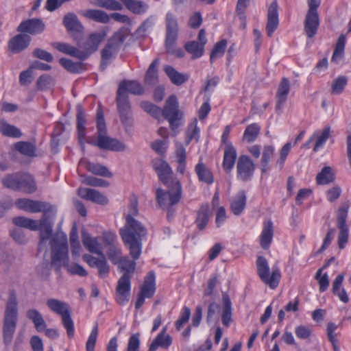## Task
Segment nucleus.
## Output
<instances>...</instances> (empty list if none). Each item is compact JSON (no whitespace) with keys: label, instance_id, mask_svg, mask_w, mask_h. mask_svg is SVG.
<instances>
[{"label":"nucleus","instance_id":"29","mask_svg":"<svg viewBox=\"0 0 351 351\" xmlns=\"http://www.w3.org/2000/svg\"><path fill=\"white\" fill-rule=\"evenodd\" d=\"M37 189V186L34 178L28 173H20L19 181V191L25 193H33Z\"/></svg>","mask_w":351,"mask_h":351},{"label":"nucleus","instance_id":"35","mask_svg":"<svg viewBox=\"0 0 351 351\" xmlns=\"http://www.w3.org/2000/svg\"><path fill=\"white\" fill-rule=\"evenodd\" d=\"M195 171L200 182H203L208 184H212L214 182V178L212 172L202 160H199L196 165Z\"/></svg>","mask_w":351,"mask_h":351},{"label":"nucleus","instance_id":"16","mask_svg":"<svg viewBox=\"0 0 351 351\" xmlns=\"http://www.w3.org/2000/svg\"><path fill=\"white\" fill-rule=\"evenodd\" d=\"M106 37V32L105 31L96 32L89 34L83 44V49L85 51L84 54L89 57L95 53Z\"/></svg>","mask_w":351,"mask_h":351},{"label":"nucleus","instance_id":"34","mask_svg":"<svg viewBox=\"0 0 351 351\" xmlns=\"http://www.w3.org/2000/svg\"><path fill=\"white\" fill-rule=\"evenodd\" d=\"M85 115L81 106H77V127L78 132L79 143L81 145L82 149L84 151L85 148L84 138L86 137L85 132Z\"/></svg>","mask_w":351,"mask_h":351},{"label":"nucleus","instance_id":"57","mask_svg":"<svg viewBox=\"0 0 351 351\" xmlns=\"http://www.w3.org/2000/svg\"><path fill=\"white\" fill-rule=\"evenodd\" d=\"M82 182L87 185L93 186L107 187L109 183L101 178H97L92 176H84L82 178Z\"/></svg>","mask_w":351,"mask_h":351},{"label":"nucleus","instance_id":"21","mask_svg":"<svg viewBox=\"0 0 351 351\" xmlns=\"http://www.w3.org/2000/svg\"><path fill=\"white\" fill-rule=\"evenodd\" d=\"M237 168L238 177L245 181L252 176L254 167L253 162L248 156H241L239 158Z\"/></svg>","mask_w":351,"mask_h":351},{"label":"nucleus","instance_id":"11","mask_svg":"<svg viewBox=\"0 0 351 351\" xmlns=\"http://www.w3.org/2000/svg\"><path fill=\"white\" fill-rule=\"evenodd\" d=\"M131 293V276L123 274L118 280L116 287L115 300L122 306L125 305L130 300Z\"/></svg>","mask_w":351,"mask_h":351},{"label":"nucleus","instance_id":"56","mask_svg":"<svg viewBox=\"0 0 351 351\" xmlns=\"http://www.w3.org/2000/svg\"><path fill=\"white\" fill-rule=\"evenodd\" d=\"M191 316V310L187 306H184L179 319L176 322L175 326L178 330H180L184 324L189 320Z\"/></svg>","mask_w":351,"mask_h":351},{"label":"nucleus","instance_id":"19","mask_svg":"<svg viewBox=\"0 0 351 351\" xmlns=\"http://www.w3.org/2000/svg\"><path fill=\"white\" fill-rule=\"evenodd\" d=\"M77 195L81 198L102 206L106 205L108 203V199L104 194L93 189L79 188L77 189Z\"/></svg>","mask_w":351,"mask_h":351},{"label":"nucleus","instance_id":"25","mask_svg":"<svg viewBox=\"0 0 351 351\" xmlns=\"http://www.w3.org/2000/svg\"><path fill=\"white\" fill-rule=\"evenodd\" d=\"M82 236L83 245L88 251L97 255L104 254L99 237H92L86 232H83Z\"/></svg>","mask_w":351,"mask_h":351},{"label":"nucleus","instance_id":"5","mask_svg":"<svg viewBox=\"0 0 351 351\" xmlns=\"http://www.w3.org/2000/svg\"><path fill=\"white\" fill-rule=\"evenodd\" d=\"M167 192L161 189L156 191V197L158 204L161 208L167 210L168 217L172 215L171 207L178 204L182 197V185L178 179L171 181V185Z\"/></svg>","mask_w":351,"mask_h":351},{"label":"nucleus","instance_id":"9","mask_svg":"<svg viewBox=\"0 0 351 351\" xmlns=\"http://www.w3.org/2000/svg\"><path fill=\"white\" fill-rule=\"evenodd\" d=\"M348 209V203H344L339 207L338 210L337 227L339 229V233L338 236V245L341 249L345 247L346 244L348 240V227L346 224Z\"/></svg>","mask_w":351,"mask_h":351},{"label":"nucleus","instance_id":"60","mask_svg":"<svg viewBox=\"0 0 351 351\" xmlns=\"http://www.w3.org/2000/svg\"><path fill=\"white\" fill-rule=\"evenodd\" d=\"M322 268L319 269L315 275V278L318 280L319 285V291L324 292L327 290L329 286L328 276L326 273L322 276Z\"/></svg>","mask_w":351,"mask_h":351},{"label":"nucleus","instance_id":"15","mask_svg":"<svg viewBox=\"0 0 351 351\" xmlns=\"http://www.w3.org/2000/svg\"><path fill=\"white\" fill-rule=\"evenodd\" d=\"M153 167L158 176L160 180L167 186L170 187L171 181L177 179L173 176V171L169 164L161 159L156 160L153 162Z\"/></svg>","mask_w":351,"mask_h":351},{"label":"nucleus","instance_id":"32","mask_svg":"<svg viewBox=\"0 0 351 351\" xmlns=\"http://www.w3.org/2000/svg\"><path fill=\"white\" fill-rule=\"evenodd\" d=\"M46 304L53 313L62 317V324L66 328V303L51 298L47 300Z\"/></svg>","mask_w":351,"mask_h":351},{"label":"nucleus","instance_id":"52","mask_svg":"<svg viewBox=\"0 0 351 351\" xmlns=\"http://www.w3.org/2000/svg\"><path fill=\"white\" fill-rule=\"evenodd\" d=\"M159 64V60H154L149 65L145 75V81L149 84H154L157 80V66Z\"/></svg>","mask_w":351,"mask_h":351},{"label":"nucleus","instance_id":"64","mask_svg":"<svg viewBox=\"0 0 351 351\" xmlns=\"http://www.w3.org/2000/svg\"><path fill=\"white\" fill-rule=\"evenodd\" d=\"M32 55L34 57L47 62H51L53 60V55L51 53L40 48H36L33 51Z\"/></svg>","mask_w":351,"mask_h":351},{"label":"nucleus","instance_id":"36","mask_svg":"<svg viewBox=\"0 0 351 351\" xmlns=\"http://www.w3.org/2000/svg\"><path fill=\"white\" fill-rule=\"evenodd\" d=\"M26 317L33 322L35 328L38 332H41L46 328V323L41 313L38 310L35 308L27 310L26 312Z\"/></svg>","mask_w":351,"mask_h":351},{"label":"nucleus","instance_id":"40","mask_svg":"<svg viewBox=\"0 0 351 351\" xmlns=\"http://www.w3.org/2000/svg\"><path fill=\"white\" fill-rule=\"evenodd\" d=\"M123 86L122 93H131L134 95H141L143 92V88L136 81H123L120 83L119 88Z\"/></svg>","mask_w":351,"mask_h":351},{"label":"nucleus","instance_id":"20","mask_svg":"<svg viewBox=\"0 0 351 351\" xmlns=\"http://www.w3.org/2000/svg\"><path fill=\"white\" fill-rule=\"evenodd\" d=\"M67 32L75 40L82 38L84 34V27L74 13H67Z\"/></svg>","mask_w":351,"mask_h":351},{"label":"nucleus","instance_id":"53","mask_svg":"<svg viewBox=\"0 0 351 351\" xmlns=\"http://www.w3.org/2000/svg\"><path fill=\"white\" fill-rule=\"evenodd\" d=\"M118 267L130 276L135 270L136 263L134 261H131L128 257L123 256L121 261L117 265Z\"/></svg>","mask_w":351,"mask_h":351},{"label":"nucleus","instance_id":"23","mask_svg":"<svg viewBox=\"0 0 351 351\" xmlns=\"http://www.w3.org/2000/svg\"><path fill=\"white\" fill-rule=\"evenodd\" d=\"M166 29L165 42L170 45L172 42L176 41L178 31L177 19L172 13H167L166 15Z\"/></svg>","mask_w":351,"mask_h":351},{"label":"nucleus","instance_id":"48","mask_svg":"<svg viewBox=\"0 0 351 351\" xmlns=\"http://www.w3.org/2000/svg\"><path fill=\"white\" fill-rule=\"evenodd\" d=\"M260 130V127L256 123L248 125L244 132L243 141L246 143L254 141L259 134Z\"/></svg>","mask_w":351,"mask_h":351},{"label":"nucleus","instance_id":"42","mask_svg":"<svg viewBox=\"0 0 351 351\" xmlns=\"http://www.w3.org/2000/svg\"><path fill=\"white\" fill-rule=\"evenodd\" d=\"M15 149L23 155L29 157L36 156V145L32 143L26 141H19L15 143Z\"/></svg>","mask_w":351,"mask_h":351},{"label":"nucleus","instance_id":"47","mask_svg":"<svg viewBox=\"0 0 351 351\" xmlns=\"http://www.w3.org/2000/svg\"><path fill=\"white\" fill-rule=\"evenodd\" d=\"M200 130L197 127V119H194L186 130V144L189 145L192 140L198 141Z\"/></svg>","mask_w":351,"mask_h":351},{"label":"nucleus","instance_id":"61","mask_svg":"<svg viewBox=\"0 0 351 351\" xmlns=\"http://www.w3.org/2000/svg\"><path fill=\"white\" fill-rule=\"evenodd\" d=\"M98 335V326L96 324L93 328L91 332L86 343V351H94Z\"/></svg>","mask_w":351,"mask_h":351},{"label":"nucleus","instance_id":"17","mask_svg":"<svg viewBox=\"0 0 351 351\" xmlns=\"http://www.w3.org/2000/svg\"><path fill=\"white\" fill-rule=\"evenodd\" d=\"M45 25L38 19H27L22 21L17 27V31L32 35L40 34L44 32Z\"/></svg>","mask_w":351,"mask_h":351},{"label":"nucleus","instance_id":"37","mask_svg":"<svg viewBox=\"0 0 351 351\" xmlns=\"http://www.w3.org/2000/svg\"><path fill=\"white\" fill-rule=\"evenodd\" d=\"M246 204V196L243 191H240L233 198L230 204V209L234 215H239Z\"/></svg>","mask_w":351,"mask_h":351},{"label":"nucleus","instance_id":"2","mask_svg":"<svg viewBox=\"0 0 351 351\" xmlns=\"http://www.w3.org/2000/svg\"><path fill=\"white\" fill-rule=\"evenodd\" d=\"M147 234L146 228L130 215L126 216V223L120 230V235L125 245L130 249V255L138 259L141 253L142 239Z\"/></svg>","mask_w":351,"mask_h":351},{"label":"nucleus","instance_id":"33","mask_svg":"<svg viewBox=\"0 0 351 351\" xmlns=\"http://www.w3.org/2000/svg\"><path fill=\"white\" fill-rule=\"evenodd\" d=\"M237 158V151L232 144H228L224 148L223 167L229 172L233 168Z\"/></svg>","mask_w":351,"mask_h":351},{"label":"nucleus","instance_id":"50","mask_svg":"<svg viewBox=\"0 0 351 351\" xmlns=\"http://www.w3.org/2000/svg\"><path fill=\"white\" fill-rule=\"evenodd\" d=\"M19 180L20 173L10 174L2 179V183L5 187L19 191Z\"/></svg>","mask_w":351,"mask_h":351},{"label":"nucleus","instance_id":"38","mask_svg":"<svg viewBox=\"0 0 351 351\" xmlns=\"http://www.w3.org/2000/svg\"><path fill=\"white\" fill-rule=\"evenodd\" d=\"M124 3L125 7L136 14H143L147 12L149 9V5L141 1L136 0H121Z\"/></svg>","mask_w":351,"mask_h":351},{"label":"nucleus","instance_id":"30","mask_svg":"<svg viewBox=\"0 0 351 351\" xmlns=\"http://www.w3.org/2000/svg\"><path fill=\"white\" fill-rule=\"evenodd\" d=\"M319 26L317 12H307L304 23V29L306 35L312 38L316 34Z\"/></svg>","mask_w":351,"mask_h":351},{"label":"nucleus","instance_id":"14","mask_svg":"<svg viewBox=\"0 0 351 351\" xmlns=\"http://www.w3.org/2000/svg\"><path fill=\"white\" fill-rule=\"evenodd\" d=\"M207 43L206 32L204 29L199 30L198 34V41H189L184 45L185 50L192 56V58H200L204 51V45Z\"/></svg>","mask_w":351,"mask_h":351},{"label":"nucleus","instance_id":"46","mask_svg":"<svg viewBox=\"0 0 351 351\" xmlns=\"http://www.w3.org/2000/svg\"><path fill=\"white\" fill-rule=\"evenodd\" d=\"M330 134V128L325 127L322 131H317L314 134L315 138H317L316 143L313 150L317 152L319 148L322 147Z\"/></svg>","mask_w":351,"mask_h":351},{"label":"nucleus","instance_id":"31","mask_svg":"<svg viewBox=\"0 0 351 351\" xmlns=\"http://www.w3.org/2000/svg\"><path fill=\"white\" fill-rule=\"evenodd\" d=\"M289 88V81L287 78H283L278 86L276 94V110H280L286 101Z\"/></svg>","mask_w":351,"mask_h":351},{"label":"nucleus","instance_id":"24","mask_svg":"<svg viewBox=\"0 0 351 351\" xmlns=\"http://www.w3.org/2000/svg\"><path fill=\"white\" fill-rule=\"evenodd\" d=\"M172 343L171 337L167 334V327H163L160 333L153 340L149 346V351H156L160 347L162 348L167 349Z\"/></svg>","mask_w":351,"mask_h":351},{"label":"nucleus","instance_id":"51","mask_svg":"<svg viewBox=\"0 0 351 351\" xmlns=\"http://www.w3.org/2000/svg\"><path fill=\"white\" fill-rule=\"evenodd\" d=\"M334 180L332 169L329 167H325L317 176V182L319 184H326Z\"/></svg>","mask_w":351,"mask_h":351},{"label":"nucleus","instance_id":"27","mask_svg":"<svg viewBox=\"0 0 351 351\" xmlns=\"http://www.w3.org/2000/svg\"><path fill=\"white\" fill-rule=\"evenodd\" d=\"M79 13L90 20L100 23H107L110 19V16L101 10L88 9L81 10Z\"/></svg>","mask_w":351,"mask_h":351},{"label":"nucleus","instance_id":"39","mask_svg":"<svg viewBox=\"0 0 351 351\" xmlns=\"http://www.w3.org/2000/svg\"><path fill=\"white\" fill-rule=\"evenodd\" d=\"M164 71L170 79L171 82L177 86L184 84L188 80L187 75L178 72L171 66H165Z\"/></svg>","mask_w":351,"mask_h":351},{"label":"nucleus","instance_id":"22","mask_svg":"<svg viewBox=\"0 0 351 351\" xmlns=\"http://www.w3.org/2000/svg\"><path fill=\"white\" fill-rule=\"evenodd\" d=\"M279 23L278 8L276 1L272 2L268 8L267 23L266 26L267 34L271 36L277 29Z\"/></svg>","mask_w":351,"mask_h":351},{"label":"nucleus","instance_id":"3","mask_svg":"<svg viewBox=\"0 0 351 351\" xmlns=\"http://www.w3.org/2000/svg\"><path fill=\"white\" fill-rule=\"evenodd\" d=\"M97 141H96L93 137H88L86 140L88 143L97 146L102 149L114 152H123L127 149V145L124 143L106 135L104 113L101 108H98L97 112Z\"/></svg>","mask_w":351,"mask_h":351},{"label":"nucleus","instance_id":"18","mask_svg":"<svg viewBox=\"0 0 351 351\" xmlns=\"http://www.w3.org/2000/svg\"><path fill=\"white\" fill-rule=\"evenodd\" d=\"M123 86L117 90V107L120 113L122 122L125 124L130 123V105L128 101V97L126 94L122 93Z\"/></svg>","mask_w":351,"mask_h":351},{"label":"nucleus","instance_id":"12","mask_svg":"<svg viewBox=\"0 0 351 351\" xmlns=\"http://www.w3.org/2000/svg\"><path fill=\"white\" fill-rule=\"evenodd\" d=\"M98 257H95L90 254H86L83 255V260L91 267H95L98 270L99 277L104 278L108 276L110 272V265H108L104 254H99Z\"/></svg>","mask_w":351,"mask_h":351},{"label":"nucleus","instance_id":"45","mask_svg":"<svg viewBox=\"0 0 351 351\" xmlns=\"http://www.w3.org/2000/svg\"><path fill=\"white\" fill-rule=\"evenodd\" d=\"M210 217L209 206L207 204L202 205L197 213L196 219L197 226L199 230H203L206 226Z\"/></svg>","mask_w":351,"mask_h":351},{"label":"nucleus","instance_id":"4","mask_svg":"<svg viewBox=\"0 0 351 351\" xmlns=\"http://www.w3.org/2000/svg\"><path fill=\"white\" fill-rule=\"evenodd\" d=\"M18 319V300L15 291L9 292L3 317V334L5 344H10L16 330Z\"/></svg>","mask_w":351,"mask_h":351},{"label":"nucleus","instance_id":"13","mask_svg":"<svg viewBox=\"0 0 351 351\" xmlns=\"http://www.w3.org/2000/svg\"><path fill=\"white\" fill-rule=\"evenodd\" d=\"M15 204L19 209L33 213L39 212L47 213L51 207L47 203L26 198L16 199Z\"/></svg>","mask_w":351,"mask_h":351},{"label":"nucleus","instance_id":"59","mask_svg":"<svg viewBox=\"0 0 351 351\" xmlns=\"http://www.w3.org/2000/svg\"><path fill=\"white\" fill-rule=\"evenodd\" d=\"M347 84V79L344 76L338 77L335 79L332 84V93L333 94L339 95L342 93L346 85Z\"/></svg>","mask_w":351,"mask_h":351},{"label":"nucleus","instance_id":"49","mask_svg":"<svg viewBox=\"0 0 351 351\" xmlns=\"http://www.w3.org/2000/svg\"><path fill=\"white\" fill-rule=\"evenodd\" d=\"M275 149L271 145H265L263 149L261 158V165L263 171H266L269 169V162L274 154Z\"/></svg>","mask_w":351,"mask_h":351},{"label":"nucleus","instance_id":"54","mask_svg":"<svg viewBox=\"0 0 351 351\" xmlns=\"http://www.w3.org/2000/svg\"><path fill=\"white\" fill-rule=\"evenodd\" d=\"M292 147L290 142L285 143L279 151V158L276 160V165L282 169Z\"/></svg>","mask_w":351,"mask_h":351},{"label":"nucleus","instance_id":"63","mask_svg":"<svg viewBox=\"0 0 351 351\" xmlns=\"http://www.w3.org/2000/svg\"><path fill=\"white\" fill-rule=\"evenodd\" d=\"M141 106L145 111L156 118L158 117L161 113L160 108L150 102H141Z\"/></svg>","mask_w":351,"mask_h":351},{"label":"nucleus","instance_id":"55","mask_svg":"<svg viewBox=\"0 0 351 351\" xmlns=\"http://www.w3.org/2000/svg\"><path fill=\"white\" fill-rule=\"evenodd\" d=\"M227 43L225 40H222L218 42L214 47L210 53V61L213 62L214 60L222 56L225 52Z\"/></svg>","mask_w":351,"mask_h":351},{"label":"nucleus","instance_id":"43","mask_svg":"<svg viewBox=\"0 0 351 351\" xmlns=\"http://www.w3.org/2000/svg\"><path fill=\"white\" fill-rule=\"evenodd\" d=\"M86 169L93 174L107 178L112 177V173L104 166L90 162L84 163Z\"/></svg>","mask_w":351,"mask_h":351},{"label":"nucleus","instance_id":"58","mask_svg":"<svg viewBox=\"0 0 351 351\" xmlns=\"http://www.w3.org/2000/svg\"><path fill=\"white\" fill-rule=\"evenodd\" d=\"M108 259L114 264L117 265L122 258L121 250L116 246H111L107 252Z\"/></svg>","mask_w":351,"mask_h":351},{"label":"nucleus","instance_id":"62","mask_svg":"<svg viewBox=\"0 0 351 351\" xmlns=\"http://www.w3.org/2000/svg\"><path fill=\"white\" fill-rule=\"evenodd\" d=\"M168 140H156L151 143V147L157 154L162 155L165 153L168 147Z\"/></svg>","mask_w":351,"mask_h":351},{"label":"nucleus","instance_id":"26","mask_svg":"<svg viewBox=\"0 0 351 351\" xmlns=\"http://www.w3.org/2000/svg\"><path fill=\"white\" fill-rule=\"evenodd\" d=\"M274 236V226L271 220L264 221L262 232L260 236L261 246L267 250L271 243Z\"/></svg>","mask_w":351,"mask_h":351},{"label":"nucleus","instance_id":"41","mask_svg":"<svg viewBox=\"0 0 351 351\" xmlns=\"http://www.w3.org/2000/svg\"><path fill=\"white\" fill-rule=\"evenodd\" d=\"M221 320L223 325L228 326L232 322V304L228 295H223V312Z\"/></svg>","mask_w":351,"mask_h":351},{"label":"nucleus","instance_id":"6","mask_svg":"<svg viewBox=\"0 0 351 351\" xmlns=\"http://www.w3.org/2000/svg\"><path fill=\"white\" fill-rule=\"evenodd\" d=\"M129 32L127 28H121L114 33L112 37L101 50V67L105 69L109 61L117 54L121 45L128 36Z\"/></svg>","mask_w":351,"mask_h":351},{"label":"nucleus","instance_id":"7","mask_svg":"<svg viewBox=\"0 0 351 351\" xmlns=\"http://www.w3.org/2000/svg\"><path fill=\"white\" fill-rule=\"evenodd\" d=\"M162 115L169 121L173 135H176L177 130L183 124V121L182 113L178 109V101L175 95H171L166 101Z\"/></svg>","mask_w":351,"mask_h":351},{"label":"nucleus","instance_id":"44","mask_svg":"<svg viewBox=\"0 0 351 351\" xmlns=\"http://www.w3.org/2000/svg\"><path fill=\"white\" fill-rule=\"evenodd\" d=\"M0 132L5 136L13 138H20L22 136V133L19 128L5 121H0Z\"/></svg>","mask_w":351,"mask_h":351},{"label":"nucleus","instance_id":"10","mask_svg":"<svg viewBox=\"0 0 351 351\" xmlns=\"http://www.w3.org/2000/svg\"><path fill=\"white\" fill-rule=\"evenodd\" d=\"M156 291V277L153 271H150L145 276L144 282L141 287L138 298L135 303L136 308H141L145 302V298H151Z\"/></svg>","mask_w":351,"mask_h":351},{"label":"nucleus","instance_id":"1","mask_svg":"<svg viewBox=\"0 0 351 351\" xmlns=\"http://www.w3.org/2000/svg\"><path fill=\"white\" fill-rule=\"evenodd\" d=\"M12 222L19 228L32 231L39 230L38 251L47 252L49 245L51 249V265L58 271L62 265H65L66 236L62 231L52 234L53 223L47 213L43 214L39 223L36 220L21 216L14 217Z\"/></svg>","mask_w":351,"mask_h":351},{"label":"nucleus","instance_id":"28","mask_svg":"<svg viewBox=\"0 0 351 351\" xmlns=\"http://www.w3.org/2000/svg\"><path fill=\"white\" fill-rule=\"evenodd\" d=\"M31 38L27 34H18L9 42V48L13 53H18L25 49L29 44Z\"/></svg>","mask_w":351,"mask_h":351},{"label":"nucleus","instance_id":"8","mask_svg":"<svg viewBox=\"0 0 351 351\" xmlns=\"http://www.w3.org/2000/svg\"><path fill=\"white\" fill-rule=\"evenodd\" d=\"M258 275L270 288L275 289L279 283L280 272L278 268H273L271 276L269 275V267L267 261L263 256H258L256 261Z\"/></svg>","mask_w":351,"mask_h":351}]
</instances>
